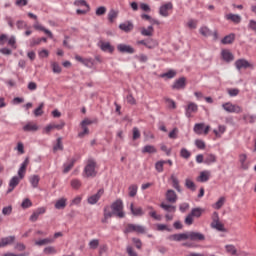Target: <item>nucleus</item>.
Instances as JSON below:
<instances>
[{
	"label": "nucleus",
	"mask_w": 256,
	"mask_h": 256,
	"mask_svg": "<svg viewBox=\"0 0 256 256\" xmlns=\"http://www.w3.org/2000/svg\"><path fill=\"white\" fill-rule=\"evenodd\" d=\"M38 130H39V126H37V124L33 122H29L23 127V131L25 132H35Z\"/></svg>",
	"instance_id": "nucleus-25"
},
{
	"label": "nucleus",
	"mask_w": 256,
	"mask_h": 256,
	"mask_svg": "<svg viewBox=\"0 0 256 256\" xmlns=\"http://www.w3.org/2000/svg\"><path fill=\"white\" fill-rule=\"evenodd\" d=\"M51 243H55L54 238H44L42 240H38L35 242V245H38V247H42V245H49Z\"/></svg>",
	"instance_id": "nucleus-29"
},
{
	"label": "nucleus",
	"mask_w": 256,
	"mask_h": 256,
	"mask_svg": "<svg viewBox=\"0 0 256 256\" xmlns=\"http://www.w3.org/2000/svg\"><path fill=\"white\" fill-rule=\"evenodd\" d=\"M225 205V197L222 196L219 198V200L214 204V209H221Z\"/></svg>",
	"instance_id": "nucleus-56"
},
{
	"label": "nucleus",
	"mask_w": 256,
	"mask_h": 256,
	"mask_svg": "<svg viewBox=\"0 0 256 256\" xmlns=\"http://www.w3.org/2000/svg\"><path fill=\"white\" fill-rule=\"evenodd\" d=\"M28 165H29V157H26L18 170V178L25 179V174L27 173Z\"/></svg>",
	"instance_id": "nucleus-11"
},
{
	"label": "nucleus",
	"mask_w": 256,
	"mask_h": 256,
	"mask_svg": "<svg viewBox=\"0 0 256 256\" xmlns=\"http://www.w3.org/2000/svg\"><path fill=\"white\" fill-rule=\"evenodd\" d=\"M226 252L230 255H237V248L234 245H226L225 246Z\"/></svg>",
	"instance_id": "nucleus-48"
},
{
	"label": "nucleus",
	"mask_w": 256,
	"mask_h": 256,
	"mask_svg": "<svg viewBox=\"0 0 256 256\" xmlns=\"http://www.w3.org/2000/svg\"><path fill=\"white\" fill-rule=\"evenodd\" d=\"M185 115L188 119H191L193 117V114L197 113L199 111V106L195 102H190L186 106L185 109Z\"/></svg>",
	"instance_id": "nucleus-5"
},
{
	"label": "nucleus",
	"mask_w": 256,
	"mask_h": 256,
	"mask_svg": "<svg viewBox=\"0 0 256 256\" xmlns=\"http://www.w3.org/2000/svg\"><path fill=\"white\" fill-rule=\"evenodd\" d=\"M125 235H129V233H140L143 234L145 233V227L141 225H136V224H127L125 229H124Z\"/></svg>",
	"instance_id": "nucleus-3"
},
{
	"label": "nucleus",
	"mask_w": 256,
	"mask_h": 256,
	"mask_svg": "<svg viewBox=\"0 0 256 256\" xmlns=\"http://www.w3.org/2000/svg\"><path fill=\"white\" fill-rule=\"evenodd\" d=\"M171 9H173V3L168 2L160 7L159 14L162 17H169V11H171Z\"/></svg>",
	"instance_id": "nucleus-13"
},
{
	"label": "nucleus",
	"mask_w": 256,
	"mask_h": 256,
	"mask_svg": "<svg viewBox=\"0 0 256 256\" xmlns=\"http://www.w3.org/2000/svg\"><path fill=\"white\" fill-rule=\"evenodd\" d=\"M205 129V123H197L194 125V133L196 135H203V130Z\"/></svg>",
	"instance_id": "nucleus-32"
},
{
	"label": "nucleus",
	"mask_w": 256,
	"mask_h": 256,
	"mask_svg": "<svg viewBox=\"0 0 256 256\" xmlns=\"http://www.w3.org/2000/svg\"><path fill=\"white\" fill-rule=\"evenodd\" d=\"M222 108L227 113H243V108H241V106L235 105L231 102H226L222 104Z\"/></svg>",
	"instance_id": "nucleus-4"
},
{
	"label": "nucleus",
	"mask_w": 256,
	"mask_h": 256,
	"mask_svg": "<svg viewBox=\"0 0 256 256\" xmlns=\"http://www.w3.org/2000/svg\"><path fill=\"white\" fill-rule=\"evenodd\" d=\"M166 201L168 203H177V193L174 192V190H167L166 192Z\"/></svg>",
	"instance_id": "nucleus-18"
},
{
	"label": "nucleus",
	"mask_w": 256,
	"mask_h": 256,
	"mask_svg": "<svg viewBox=\"0 0 256 256\" xmlns=\"http://www.w3.org/2000/svg\"><path fill=\"white\" fill-rule=\"evenodd\" d=\"M17 29H29V26L27 25V22L23 20H19L16 22Z\"/></svg>",
	"instance_id": "nucleus-58"
},
{
	"label": "nucleus",
	"mask_w": 256,
	"mask_h": 256,
	"mask_svg": "<svg viewBox=\"0 0 256 256\" xmlns=\"http://www.w3.org/2000/svg\"><path fill=\"white\" fill-rule=\"evenodd\" d=\"M119 15V13L115 10H110V12L108 13V20L110 21V23H114L115 18Z\"/></svg>",
	"instance_id": "nucleus-49"
},
{
	"label": "nucleus",
	"mask_w": 256,
	"mask_h": 256,
	"mask_svg": "<svg viewBox=\"0 0 256 256\" xmlns=\"http://www.w3.org/2000/svg\"><path fill=\"white\" fill-rule=\"evenodd\" d=\"M161 209H164V211H167L168 213H175L177 211V207L165 203L160 204Z\"/></svg>",
	"instance_id": "nucleus-35"
},
{
	"label": "nucleus",
	"mask_w": 256,
	"mask_h": 256,
	"mask_svg": "<svg viewBox=\"0 0 256 256\" xmlns=\"http://www.w3.org/2000/svg\"><path fill=\"white\" fill-rule=\"evenodd\" d=\"M135 59H138L140 63H147V61H149V57H147L145 54L136 55Z\"/></svg>",
	"instance_id": "nucleus-61"
},
{
	"label": "nucleus",
	"mask_w": 256,
	"mask_h": 256,
	"mask_svg": "<svg viewBox=\"0 0 256 256\" xmlns=\"http://www.w3.org/2000/svg\"><path fill=\"white\" fill-rule=\"evenodd\" d=\"M190 241H205V235L201 232H189Z\"/></svg>",
	"instance_id": "nucleus-17"
},
{
	"label": "nucleus",
	"mask_w": 256,
	"mask_h": 256,
	"mask_svg": "<svg viewBox=\"0 0 256 256\" xmlns=\"http://www.w3.org/2000/svg\"><path fill=\"white\" fill-rule=\"evenodd\" d=\"M34 29H36V31H43V33H45L46 35H48V37L50 39H53V33L46 29L45 27H43L42 25H39V24H35L34 25Z\"/></svg>",
	"instance_id": "nucleus-27"
},
{
	"label": "nucleus",
	"mask_w": 256,
	"mask_h": 256,
	"mask_svg": "<svg viewBox=\"0 0 256 256\" xmlns=\"http://www.w3.org/2000/svg\"><path fill=\"white\" fill-rule=\"evenodd\" d=\"M22 209H29V207H33V202L29 198L23 200L21 204Z\"/></svg>",
	"instance_id": "nucleus-54"
},
{
	"label": "nucleus",
	"mask_w": 256,
	"mask_h": 256,
	"mask_svg": "<svg viewBox=\"0 0 256 256\" xmlns=\"http://www.w3.org/2000/svg\"><path fill=\"white\" fill-rule=\"evenodd\" d=\"M39 181H40L39 175H33L30 178V183L34 189H37V187H39Z\"/></svg>",
	"instance_id": "nucleus-41"
},
{
	"label": "nucleus",
	"mask_w": 256,
	"mask_h": 256,
	"mask_svg": "<svg viewBox=\"0 0 256 256\" xmlns=\"http://www.w3.org/2000/svg\"><path fill=\"white\" fill-rule=\"evenodd\" d=\"M97 162L94 159H88L86 166L84 167L83 177H97Z\"/></svg>",
	"instance_id": "nucleus-1"
},
{
	"label": "nucleus",
	"mask_w": 256,
	"mask_h": 256,
	"mask_svg": "<svg viewBox=\"0 0 256 256\" xmlns=\"http://www.w3.org/2000/svg\"><path fill=\"white\" fill-rule=\"evenodd\" d=\"M185 87H187V79L185 77L177 79L172 85V89L177 91L185 89Z\"/></svg>",
	"instance_id": "nucleus-10"
},
{
	"label": "nucleus",
	"mask_w": 256,
	"mask_h": 256,
	"mask_svg": "<svg viewBox=\"0 0 256 256\" xmlns=\"http://www.w3.org/2000/svg\"><path fill=\"white\" fill-rule=\"evenodd\" d=\"M57 151H63V138L59 137L56 140V144L53 146V153H57Z\"/></svg>",
	"instance_id": "nucleus-28"
},
{
	"label": "nucleus",
	"mask_w": 256,
	"mask_h": 256,
	"mask_svg": "<svg viewBox=\"0 0 256 256\" xmlns=\"http://www.w3.org/2000/svg\"><path fill=\"white\" fill-rule=\"evenodd\" d=\"M117 51H119V53H127L128 55H133V53H135V48L127 44H118Z\"/></svg>",
	"instance_id": "nucleus-8"
},
{
	"label": "nucleus",
	"mask_w": 256,
	"mask_h": 256,
	"mask_svg": "<svg viewBox=\"0 0 256 256\" xmlns=\"http://www.w3.org/2000/svg\"><path fill=\"white\" fill-rule=\"evenodd\" d=\"M200 33L203 35V37H211L212 32L207 26H204L200 28Z\"/></svg>",
	"instance_id": "nucleus-51"
},
{
	"label": "nucleus",
	"mask_w": 256,
	"mask_h": 256,
	"mask_svg": "<svg viewBox=\"0 0 256 256\" xmlns=\"http://www.w3.org/2000/svg\"><path fill=\"white\" fill-rule=\"evenodd\" d=\"M256 117L253 115H249V114H244L243 115V120L248 122V123H253L255 121Z\"/></svg>",
	"instance_id": "nucleus-64"
},
{
	"label": "nucleus",
	"mask_w": 256,
	"mask_h": 256,
	"mask_svg": "<svg viewBox=\"0 0 256 256\" xmlns=\"http://www.w3.org/2000/svg\"><path fill=\"white\" fill-rule=\"evenodd\" d=\"M226 19L228 21H232V23H235L236 25L241 23V16L239 14H228L226 15Z\"/></svg>",
	"instance_id": "nucleus-26"
},
{
	"label": "nucleus",
	"mask_w": 256,
	"mask_h": 256,
	"mask_svg": "<svg viewBox=\"0 0 256 256\" xmlns=\"http://www.w3.org/2000/svg\"><path fill=\"white\" fill-rule=\"evenodd\" d=\"M235 67L238 71H241V69H253V64L246 59H238L235 62Z\"/></svg>",
	"instance_id": "nucleus-7"
},
{
	"label": "nucleus",
	"mask_w": 256,
	"mask_h": 256,
	"mask_svg": "<svg viewBox=\"0 0 256 256\" xmlns=\"http://www.w3.org/2000/svg\"><path fill=\"white\" fill-rule=\"evenodd\" d=\"M212 229H216V231H221L222 233H225L227 231L225 229V225L219 221V216L217 215L215 219H213L211 223Z\"/></svg>",
	"instance_id": "nucleus-14"
},
{
	"label": "nucleus",
	"mask_w": 256,
	"mask_h": 256,
	"mask_svg": "<svg viewBox=\"0 0 256 256\" xmlns=\"http://www.w3.org/2000/svg\"><path fill=\"white\" fill-rule=\"evenodd\" d=\"M137 189H138L137 184L130 185L128 187V195H129V197H135V195H137Z\"/></svg>",
	"instance_id": "nucleus-40"
},
{
	"label": "nucleus",
	"mask_w": 256,
	"mask_h": 256,
	"mask_svg": "<svg viewBox=\"0 0 256 256\" xmlns=\"http://www.w3.org/2000/svg\"><path fill=\"white\" fill-rule=\"evenodd\" d=\"M113 215H115V214L113 213V210H112V212H111V210H109V206H106V207L104 208V217H105L106 219H111V217H113Z\"/></svg>",
	"instance_id": "nucleus-62"
},
{
	"label": "nucleus",
	"mask_w": 256,
	"mask_h": 256,
	"mask_svg": "<svg viewBox=\"0 0 256 256\" xmlns=\"http://www.w3.org/2000/svg\"><path fill=\"white\" fill-rule=\"evenodd\" d=\"M28 165H29V157H26L18 170V178L25 179V174L27 173Z\"/></svg>",
	"instance_id": "nucleus-12"
},
{
	"label": "nucleus",
	"mask_w": 256,
	"mask_h": 256,
	"mask_svg": "<svg viewBox=\"0 0 256 256\" xmlns=\"http://www.w3.org/2000/svg\"><path fill=\"white\" fill-rule=\"evenodd\" d=\"M180 157L183 159H189V157H191V152H189V150L186 148H182L180 151Z\"/></svg>",
	"instance_id": "nucleus-57"
},
{
	"label": "nucleus",
	"mask_w": 256,
	"mask_h": 256,
	"mask_svg": "<svg viewBox=\"0 0 256 256\" xmlns=\"http://www.w3.org/2000/svg\"><path fill=\"white\" fill-rule=\"evenodd\" d=\"M45 211H47L45 207L37 208L30 216V221H32V223H35V221L39 219V215H43Z\"/></svg>",
	"instance_id": "nucleus-16"
},
{
	"label": "nucleus",
	"mask_w": 256,
	"mask_h": 256,
	"mask_svg": "<svg viewBox=\"0 0 256 256\" xmlns=\"http://www.w3.org/2000/svg\"><path fill=\"white\" fill-rule=\"evenodd\" d=\"M100 49L102 51H108V53H113L115 51V48L111 46V43L109 42H100Z\"/></svg>",
	"instance_id": "nucleus-23"
},
{
	"label": "nucleus",
	"mask_w": 256,
	"mask_h": 256,
	"mask_svg": "<svg viewBox=\"0 0 256 256\" xmlns=\"http://www.w3.org/2000/svg\"><path fill=\"white\" fill-rule=\"evenodd\" d=\"M89 249H97L99 247V239H93L89 242Z\"/></svg>",
	"instance_id": "nucleus-59"
},
{
	"label": "nucleus",
	"mask_w": 256,
	"mask_h": 256,
	"mask_svg": "<svg viewBox=\"0 0 256 256\" xmlns=\"http://www.w3.org/2000/svg\"><path fill=\"white\" fill-rule=\"evenodd\" d=\"M44 253L45 255H55V253H57V249H55V247L53 246H48L46 248H44Z\"/></svg>",
	"instance_id": "nucleus-52"
},
{
	"label": "nucleus",
	"mask_w": 256,
	"mask_h": 256,
	"mask_svg": "<svg viewBox=\"0 0 256 256\" xmlns=\"http://www.w3.org/2000/svg\"><path fill=\"white\" fill-rule=\"evenodd\" d=\"M217 162V156H215L214 154H207L206 158L204 160V163H206V165H211V163H216Z\"/></svg>",
	"instance_id": "nucleus-37"
},
{
	"label": "nucleus",
	"mask_w": 256,
	"mask_h": 256,
	"mask_svg": "<svg viewBox=\"0 0 256 256\" xmlns=\"http://www.w3.org/2000/svg\"><path fill=\"white\" fill-rule=\"evenodd\" d=\"M164 101L168 104L170 109H177V104L171 98H164Z\"/></svg>",
	"instance_id": "nucleus-60"
},
{
	"label": "nucleus",
	"mask_w": 256,
	"mask_h": 256,
	"mask_svg": "<svg viewBox=\"0 0 256 256\" xmlns=\"http://www.w3.org/2000/svg\"><path fill=\"white\" fill-rule=\"evenodd\" d=\"M43 107H45V104L42 102L39 104L38 108L34 110L35 117H41V115H43Z\"/></svg>",
	"instance_id": "nucleus-47"
},
{
	"label": "nucleus",
	"mask_w": 256,
	"mask_h": 256,
	"mask_svg": "<svg viewBox=\"0 0 256 256\" xmlns=\"http://www.w3.org/2000/svg\"><path fill=\"white\" fill-rule=\"evenodd\" d=\"M104 193H105V189L103 188L99 189L96 194L88 197L87 202L89 203V205H97V203L99 202V199L103 197Z\"/></svg>",
	"instance_id": "nucleus-6"
},
{
	"label": "nucleus",
	"mask_w": 256,
	"mask_h": 256,
	"mask_svg": "<svg viewBox=\"0 0 256 256\" xmlns=\"http://www.w3.org/2000/svg\"><path fill=\"white\" fill-rule=\"evenodd\" d=\"M164 165H165V160H160L155 163V169H156L157 173H163Z\"/></svg>",
	"instance_id": "nucleus-42"
},
{
	"label": "nucleus",
	"mask_w": 256,
	"mask_h": 256,
	"mask_svg": "<svg viewBox=\"0 0 256 256\" xmlns=\"http://www.w3.org/2000/svg\"><path fill=\"white\" fill-rule=\"evenodd\" d=\"M141 35H143V37H153V33H155V29L153 28V26H148L147 28L142 27L141 31H140Z\"/></svg>",
	"instance_id": "nucleus-21"
},
{
	"label": "nucleus",
	"mask_w": 256,
	"mask_h": 256,
	"mask_svg": "<svg viewBox=\"0 0 256 256\" xmlns=\"http://www.w3.org/2000/svg\"><path fill=\"white\" fill-rule=\"evenodd\" d=\"M221 55L222 59H224L226 63H231V61L235 60V56L229 50H222Z\"/></svg>",
	"instance_id": "nucleus-19"
},
{
	"label": "nucleus",
	"mask_w": 256,
	"mask_h": 256,
	"mask_svg": "<svg viewBox=\"0 0 256 256\" xmlns=\"http://www.w3.org/2000/svg\"><path fill=\"white\" fill-rule=\"evenodd\" d=\"M209 177H211V173L209 171H202L197 179L200 183H207L209 181Z\"/></svg>",
	"instance_id": "nucleus-24"
},
{
	"label": "nucleus",
	"mask_w": 256,
	"mask_h": 256,
	"mask_svg": "<svg viewBox=\"0 0 256 256\" xmlns=\"http://www.w3.org/2000/svg\"><path fill=\"white\" fill-rule=\"evenodd\" d=\"M234 41H235V34H229L222 39L221 43L223 45H231V43H233Z\"/></svg>",
	"instance_id": "nucleus-31"
},
{
	"label": "nucleus",
	"mask_w": 256,
	"mask_h": 256,
	"mask_svg": "<svg viewBox=\"0 0 256 256\" xmlns=\"http://www.w3.org/2000/svg\"><path fill=\"white\" fill-rule=\"evenodd\" d=\"M185 187H187V189H190V191H195L197 189V187L195 186V182H193V180L191 179L185 180Z\"/></svg>",
	"instance_id": "nucleus-44"
},
{
	"label": "nucleus",
	"mask_w": 256,
	"mask_h": 256,
	"mask_svg": "<svg viewBox=\"0 0 256 256\" xmlns=\"http://www.w3.org/2000/svg\"><path fill=\"white\" fill-rule=\"evenodd\" d=\"M70 185L72 187V189H81V180L79 179H73L70 182Z\"/></svg>",
	"instance_id": "nucleus-50"
},
{
	"label": "nucleus",
	"mask_w": 256,
	"mask_h": 256,
	"mask_svg": "<svg viewBox=\"0 0 256 256\" xmlns=\"http://www.w3.org/2000/svg\"><path fill=\"white\" fill-rule=\"evenodd\" d=\"M119 29H121V31H124V33H131V31H133V23L131 22L121 23L119 25Z\"/></svg>",
	"instance_id": "nucleus-22"
},
{
	"label": "nucleus",
	"mask_w": 256,
	"mask_h": 256,
	"mask_svg": "<svg viewBox=\"0 0 256 256\" xmlns=\"http://www.w3.org/2000/svg\"><path fill=\"white\" fill-rule=\"evenodd\" d=\"M226 127L223 126V125H220L218 127V131L217 130H214L213 133L215 134L216 137H221V135H223V133H225L226 131Z\"/></svg>",
	"instance_id": "nucleus-53"
},
{
	"label": "nucleus",
	"mask_w": 256,
	"mask_h": 256,
	"mask_svg": "<svg viewBox=\"0 0 256 256\" xmlns=\"http://www.w3.org/2000/svg\"><path fill=\"white\" fill-rule=\"evenodd\" d=\"M159 46V42L157 40L150 38L146 40V48L147 49H155V47Z\"/></svg>",
	"instance_id": "nucleus-33"
},
{
	"label": "nucleus",
	"mask_w": 256,
	"mask_h": 256,
	"mask_svg": "<svg viewBox=\"0 0 256 256\" xmlns=\"http://www.w3.org/2000/svg\"><path fill=\"white\" fill-rule=\"evenodd\" d=\"M75 60L79 61V63H82V65H85V67H93L95 65V62L93 61V58H83L79 55L75 56Z\"/></svg>",
	"instance_id": "nucleus-15"
},
{
	"label": "nucleus",
	"mask_w": 256,
	"mask_h": 256,
	"mask_svg": "<svg viewBox=\"0 0 256 256\" xmlns=\"http://www.w3.org/2000/svg\"><path fill=\"white\" fill-rule=\"evenodd\" d=\"M111 209L113 214L119 219H123L125 217V212H123V200L117 199L111 204Z\"/></svg>",
	"instance_id": "nucleus-2"
},
{
	"label": "nucleus",
	"mask_w": 256,
	"mask_h": 256,
	"mask_svg": "<svg viewBox=\"0 0 256 256\" xmlns=\"http://www.w3.org/2000/svg\"><path fill=\"white\" fill-rule=\"evenodd\" d=\"M21 180L22 179L18 178V176L12 177L9 182V189L7 190V193H11L13 191V189H15V187H17V185H19Z\"/></svg>",
	"instance_id": "nucleus-20"
},
{
	"label": "nucleus",
	"mask_w": 256,
	"mask_h": 256,
	"mask_svg": "<svg viewBox=\"0 0 256 256\" xmlns=\"http://www.w3.org/2000/svg\"><path fill=\"white\" fill-rule=\"evenodd\" d=\"M132 133H133V136H132L133 141H137V139L141 138V132L139 131V128L134 127L132 130Z\"/></svg>",
	"instance_id": "nucleus-55"
},
{
	"label": "nucleus",
	"mask_w": 256,
	"mask_h": 256,
	"mask_svg": "<svg viewBox=\"0 0 256 256\" xmlns=\"http://www.w3.org/2000/svg\"><path fill=\"white\" fill-rule=\"evenodd\" d=\"M193 217H196L197 219H199V217H201V215H203V209L201 208H193L191 210L190 213Z\"/></svg>",
	"instance_id": "nucleus-45"
},
{
	"label": "nucleus",
	"mask_w": 256,
	"mask_h": 256,
	"mask_svg": "<svg viewBox=\"0 0 256 256\" xmlns=\"http://www.w3.org/2000/svg\"><path fill=\"white\" fill-rule=\"evenodd\" d=\"M130 210L135 217H141L143 215V209L141 207L135 208L133 203L130 205Z\"/></svg>",
	"instance_id": "nucleus-30"
},
{
	"label": "nucleus",
	"mask_w": 256,
	"mask_h": 256,
	"mask_svg": "<svg viewBox=\"0 0 256 256\" xmlns=\"http://www.w3.org/2000/svg\"><path fill=\"white\" fill-rule=\"evenodd\" d=\"M17 240V237L15 235L3 237L0 239V249L3 247H7L9 245H13L15 241Z\"/></svg>",
	"instance_id": "nucleus-9"
},
{
	"label": "nucleus",
	"mask_w": 256,
	"mask_h": 256,
	"mask_svg": "<svg viewBox=\"0 0 256 256\" xmlns=\"http://www.w3.org/2000/svg\"><path fill=\"white\" fill-rule=\"evenodd\" d=\"M239 161H240L241 167L244 169V171H247V169H249V164L246 163L247 155L246 154H240Z\"/></svg>",
	"instance_id": "nucleus-34"
},
{
	"label": "nucleus",
	"mask_w": 256,
	"mask_h": 256,
	"mask_svg": "<svg viewBox=\"0 0 256 256\" xmlns=\"http://www.w3.org/2000/svg\"><path fill=\"white\" fill-rule=\"evenodd\" d=\"M171 179H172V186L174 187V189H176L178 193H181V186H179V180L173 175L171 176Z\"/></svg>",
	"instance_id": "nucleus-46"
},
{
	"label": "nucleus",
	"mask_w": 256,
	"mask_h": 256,
	"mask_svg": "<svg viewBox=\"0 0 256 256\" xmlns=\"http://www.w3.org/2000/svg\"><path fill=\"white\" fill-rule=\"evenodd\" d=\"M176 75H177V71L169 70L168 72L161 74L160 77H162V79H165V77L166 79H173L174 77H176Z\"/></svg>",
	"instance_id": "nucleus-39"
},
{
	"label": "nucleus",
	"mask_w": 256,
	"mask_h": 256,
	"mask_svg": "<svg viewBox=\"0 0 256 256\" xmlns=\"http://www.w3.org/2000/svg\"><path fill=\"white\" fill-rule=\"evenodd\" d=\"M142 153H157V148L153 145H146L143 147Z\"/></svg>",
	"instance_id": "nucleus-43"
},
{
	"label": "nucleus",
	"mask_w": 256,
	"mask_h": 256,
	"mask_svg": "<svg viewBox=\"0 0 256 256\" xmlns=\"http://www.w3.org/2000/svg\"><path fill=\"white\" fill-rule=\"evenodd\" d=\"M67 207V199L61 198L55 203V209H65Z\"/></svg>",
	"instance_id": "nucleus-36"
},
{
	"label": "nucleus",
	"mask_w": 256,
	"mask_h": 256,
	"mask_svg": "<svg viewBox=\"0 0 256 256\" xmlns=\"http://www.w3.org/2000/svg\"><path fill=\"white\" fill-rule=\"evenodd\" d=\"M52 71L53 73H61L62 69H61V66L59 65V63L57 62H53L52 63Z\"/></svg>",
	"instance_id": "nucleus-63"
},
{
	"label": "nucleus",
	"mask_w": 256,
	"mask_h": 256,
	"mask_svg": "<svg viewBox=\"0 0 256 256\" xmlns=\"http://www.w3.org/2000/svg\"><path fill=\"white\" fill-rule=\"evenodd\" d=\"M75 163H77V159L73 158L69 164H64L63 173H69V171L73 169Z\"/></svg>",
	"instance_id": "nucleus-38"
}]
</instances>
